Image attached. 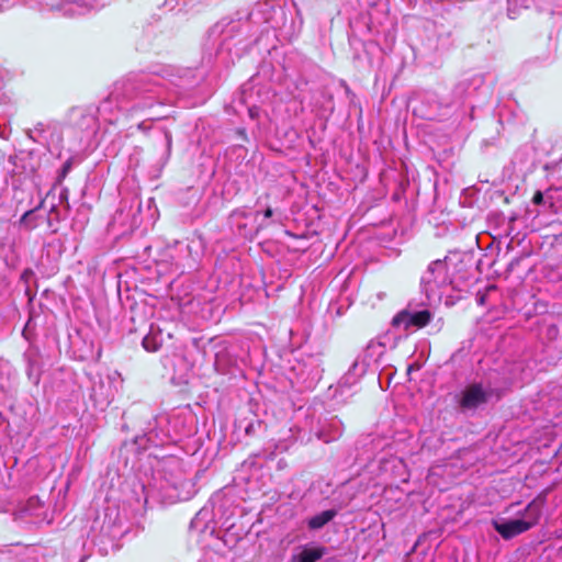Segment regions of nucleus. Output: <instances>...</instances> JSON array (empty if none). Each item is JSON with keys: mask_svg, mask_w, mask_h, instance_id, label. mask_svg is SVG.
Masks as SVG:
<instances>
[{"mask_svg": "<svg viewBox=\"0 0 562 562\" xmlns=\"http://www.w3.org/2000/svg\"><path fill=\"white\" fill-rule=\"evenodd\" d=\"M432 314L428 310L408 311L404 310L396 314L392 321L393 326L403 328L405 330L425 327L431 319Z\"/></svg>", "mask_w": 562, "mask_h": 562, "instance_id": "6", "label": "nucleus"}, {"mask_svg": "<svg viewBox=\"0 0 562 562\" xmlns=\"http://www.w3.org/2000/svg\"><path fill=\"white\" fill-rule=\"evenodd\" d=\"M336 516V512L333 509L324 510L307 520V526L312 530L323 528Z\"/></svg>", "mask_w": 562, "mask_h": 562, "instance_id": "13", "label": "nucleus"}, {"mask_svg": "<svg viewBox=\"0 0 562 562\" xmlns=\"http://www.w3.org/2000/svg\"><path fill=\"white\" fill-rule=\"evenodd\" d=\"M165 139H166V143H167V146L170 147L171 145V136L169 133H165Z\"/></svg>", "mask_w": 562, "mask_h": 562, "instance_id": "21", "label": "nucleus"}, {"mask_svg": "<svg viewBox=\"0 0 562 562\" xmlns=\"http://www.w3.org/2000/svg\"><path fill=\"white\" fill-rule=\"evenodd\" d=\"M239 232H240V235L247 236V233H244L241 231H239Z\"/></svg>", "mask_w": 562, "mask_h": 562, "instance_id": "27", "label": "nucleus"}, {"mask_svg": "<svg viewBox=\"0 0 562 562\" xmlns=\"http://www.w3.org/2000/svg\"><path fill=\"white\" fill-rule=\"evenodd\" d=\"M2 255V248L0 247V256Z\"/></svg>", "mask_w": 562, "mask_h": 562, "instance_id": "28", "label": "nucleus"}, {"mask_svg": "<svg viewBox=\"0 0 562 562\" xmlns=\"http://www.w3.org/2000/svg\"><path fill=\"white\" fill-rule=\"evenodd\" d=\"M108 386L105 387L104 382L100 381L99 386H93L92 392L95 398H100L101 402L109 404L114 394L122 386L123 380L117 371H114L106 376Z\"/></svg>", "mask_w": 562, "mask_h": 562, "instance_id": "7", "label": "nucleus"}, {"mask_svg": "<svg viewBox=\"0 0 562 562\" xmlns=\"http://www.w3.org/2000/svg\"><path fill=\"white\" fill-rule=\"evenodd\" d=\"M44 127H45V124L44 123H38L36 126H35V131L40 132V133H43L44 132Z\"/></svg>", "mask_w": 562, "mask_h": 562, "instance_id": "19", "label": "nucleus"}, {"mask_svg": "<svg viewBox=\"0 0 562 562\" xmlns=\"http://www.w3.org/2000/svg\"><path fill=\"white\" fill-rule=\"evenodd\" d=\"M543 502L540 499L531 501L521 514V518L506 520L503 522L495 521V530L506 540L512 539L522 532L528 531L536 526L541 517Z\"/></svg>", "mask_w": 562, "mask_h": 562, "instance_id": "3", "label": "nucleus"}, {"mask_svg": "<svg viewBox=\"0 0 562 562\" xmlns=\"http://www.w3.org/2000/svg\"><path fill=\"white\" fill-rule=\"evenodd\" d=\"M26 361V374L33 384H38L41 379V363L38 355L34 350H29L24 355Z\"/></svg>", "mask_w": 562, "mask_h": 562, "instance_id": "11", "label": "nucleus"}, {"mask_svg": "<svg viewBox=\"0 0 562 562\" xmlns=\"http://www.w3.org/2000/svg\"><path fill=\"white\" fill-rule=\"evenodd\" d=\"M248 113H249V116H250L251 119H257V117H258V115H259V110H258V108H255V106H254V108H250V109L248 110Z\"/></svg>", "mask_w": 562, "mask_h": 562, "instance_id": "18", "label": "nucleus"}, {"mask_svg": "<svg viewBox=\"0 0 562 562\" xmlns=\"http://www.w3.org/2000/svg\"><path fill=\"white\" fill-rule=\"evenodd\" d=\"M494 395L495 392L492 387L472 383L461 392L459 405L462 411H475L487 404Z\"/></svg>", "mask_w": 562, "mask_h": 562, "instance_id": "5", "label": "nucleus"}, {"mask_svg": "<svg viewBox=\"0 0 562 562\" xmlns=\"http://www.w3.org/2000/svg\"><path fill=\"white\" fill-rule=\"evenodd\" d=\"M143 347L147 351L154 352L159 349V344L156 341L155 337L148 335V336L144 337V339H143Z\"/></svg>", "mask_w": 562, "mask_h": 562, "instance_id": "15", "label": "nucleus"}, {"mask_svg": "<svg viewBox=\"0 0 562 562\" xmlns=\"http://www.w3.org/2000/svg\"><path fill=\"white\" fill-rule=\"evenodd\" d=\"M203 512L201 510L200 513L196 514L195 518L192 520V525L193 524H196L199 520H200V517L203 516Z\"/></svg>", "mask_w": 562, "mask_h": 562, "instance_id": "22", "label": "nucleus"}, {"mask_svg": "<svg viewBox=\"0 0 562 562\" xmlns=\"http://www.w3.org/2000/svg\"><path fill=\"white\" fill-rule=\"evenodd\" d=\"M452 283L447 257L431 261L420 278L422 291L430 303L439 302Z\"/></svg>", "mask_w": 562, "mask_h": 562, "instance_id": "2", "label": "nucleus"}, {"mask_svg": "<svg viewBox=\"0 0 562 562\" xmlns=\"http://www.w3.org/2000/svg\"><path fill=\"white\" fill-rule=\"evenodd\" d=\"M159 78L140 74L116 85L114 91L99 106V112L110 109L115 102L120 111L136 112L150 108L158 99Z\"/></svg>", "mask_w": 562, "mask_h": 562, "instance_id": "1", "label": "nucleus"}, {"mask_svg": "<svg viewBox=\"0 0 562 562\" xmlns=\"http://www.w3.org/2000/svg\"><path fill=\"white\" fill-rule=\"evenodd\" d=\"M9 173L13 179V184H22L30 179L36 171L38 162L36 157L30 151H20L9 159Z\"/></svg>", "mask_w": 562, "mask_h": 562, "instance_id": "4", "label": "nucleus"}, {"mask_svg": "<svg viewBox=\"0 0 562 562\" xmlns=\"http://www.w3.org/2000/svg\"><path fill=\"white\" fill-rule=\"evenodd\" d=\"M175 3H177V0H166V4L172 7Z\"/></svg>", "mask_w": 562, "mask_h": 562, "instance_id": "23", "label": "nucleus"}, {"mask_svg": "<svg viewBox=\"0 0 562 562\" xmlns=\"http://www.w3.org/2000/svg\"><path fill=\"white\" fill-rule=\"evenodd\" d=\"M327 552L323 546L306 544L302 546L291 555L290 562H316Z\"/></svg>", "mask_w": 562, "mask_h": 562, "instance_id": "8", "label": "nucleus"}, {"mask_svg": "<svg viewBox=\"0 0 562 562\" xmlns=\"http://www.w3.org/2000/svg\"><path fill=\"white\" fill-rule=\"evenodd\" d=\"M360 371V374L364 372V363L360 364L358 361H356L352 364V368L349 370V372L342 378L341 383L347 384L349 383V380L351 378L352 371Z\"/></svg>", "mask_w": 562, "mask_h": 562, "instance_id": "16", "label": "nucleus"}, {"mask_svg": "<svg viewBox=\"0 0 562 562\" xmlns=\"http://www.w3.org/2000/svg\"><path fill=\"white\" fill-rule=\"evenodd\" d=\"M79 7V10L77 11L78 14H82L85 13V9L81 7V5H78Z\"/></svg>", "mask_w": 562, "mask_h": 562, "instance_id": "25", "label": "nucleus"}, {"mask_svg": "<svg viewBox=\"0 0 562 562\" xmlns=\"http://www.w3.org/2000/svg\"><path fill=\"white\" fill-rule=\"evenodd\" d=\"M236 225H237L238 231H241L243 228L246 227V224H244V223H236Z\"/></svg>", "mask_w": 562, "mask_h": 562, "instance_id": "24", "label": "nucleus"}, {"mask_svg": "<svg viewBox=\"0 0 562 562\" xmlns=\"http://www.w3.org/2000/svg\"><path fill=\"white\" fill-rule=\"evenodd\" d=\"M43 508L44 504L37 496H32L27 499L26 504L23 507V512L33 517L36 521L43 519Z\"/></svg>", "mask_w": 562, "mask_h": 562, "instance_id": "12", "label": "nucleus"}, {"mask_svg": "<svg viewBox=\"0 0 562 562\" xmlns=\"http://www.w3.org/2000/svg\"><path fill=\"white\" fill-rule=\"evenodd\" d=\"M562 189V183L560 186L552 184L550 186L546 192L537 191L533 194L532 203L536 205H541L544 209L550 210L553 213L558 212L557 198L555 193Z\"/></svg>", "mask_w": 562, "mask_h": 562, "instance_id": "9", "label": "nucleus"}, {"mask_svg": "<svg viewBox=\"0 0 562 562\" xmlns=\"http://www.w3.org/2000/svg\"><path fill=\"white\" fill-rule=\"evenodd\" d=\"M42 217L36 213V211L30 210L20 218V225L26 231H33L40 225Z\"/></svg>", "mask_w": 562, "mask_h": 562, "instance_id": "14", "label": "nucleus"}, {"mask_svg": "<svg viewBox=\"0 0 562 562\" xmlns=\"http://www.w3.org/2000/svg\"><path fill=\"white\" fill-rule=\"evenodd\" d=\"M239 232H240V235L247 236V233H244L241 231H239Z\"/></svg>", "mask_w": 562, "mask_h": 562, "instance_id": "26", "label": "nucleus"}, {"mask_svg": "<svg viewBox=\"0 0 562 562\" xmlns=\"http://www.w3.org/2000/svg\"><path fill=\"white\" fill-rule=\"evenodd\" d=\"M272 214H273L272 209L271 207H267V210L265 211L263 215H265V217L269 218V217L272 216Z\"/></svg>", "mask_w": 562, "mask_h": 562, "instance_id": "20", "label": "nucleus"}, {"mask_svg": "<svg viewBox=\"0 0 562 562\" xmlns=\"http://www.w3.org/2000/svg\"><path fill=\"white\" fill-rule=\"evenodd\" d=\"M342 434V423L334 417L325 423L317 431L318 439L328 443L338 439Z\"/></svg>", "mask_w": 562, "mask_h": 562, "instance_id": "10", "label": "nucleus"}, {"mask_svg": "<svg viewBox=\"0 0 562 562\" xmlns=\"http://www.w3.org/2000/svg\"><path fill=\"white\" fill-rule=\"evenodd\" d=\"M248 215L246 210H237L232 214L233 220L246 218Z\"/></svg>", "mask_w": 562, "mask_h": 562, "instance_id": "17", "label": "nucleus"}]
</instances>
